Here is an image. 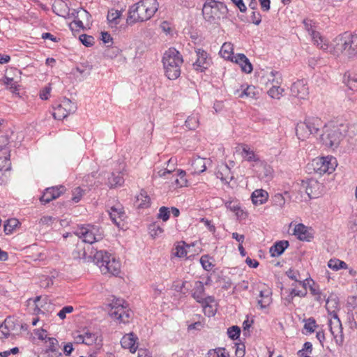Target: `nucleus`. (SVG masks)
Masks as SVG:
<instances>
[{
	"instance_id": "nucleus-1",
	"label": "nucleus",
	"mask_w": 357,
	"mask_h": 357,
	"mask_svg": "<svg viewBox=\"0 0 357 357\" xmlns=\"http://www.w3.org/2000/svg\"><path fill=\"white\" fill-rule=\"evenodd\" d=\"M158 3L156 0H141L130 6L126 22L132 25L150 20L158 10Z\"/></svg>"
},
{
	"instance_id": "nucleus-2",
	"label": "nucleus",
	"mask_w": 357,
	"mask_h": 357,
	"mask_svg": "<svg viewBox=\"0 0 357 357\" xmlns=\"http://www.w3.org/2000/svg\"><path fill=\"white\" fill-rule=\"evenodd\" d=\"M183 62L181 53L175 48H169L164 53L162 63L165 74L168 79L174 80L181 75V66Z\"/></svg>"
},
{
	"instance_id": "nucleus-3",
	"label": "nucleus",
	"mask_w": 357,
	"mask_h": 357,
	"mask_svg": "<svg viewBox=\"0 0 357 357\" xmlns=\"http://www.w3.org/2000/svg\"><path fill=\"white\" fill-rule=\"evenodd\" d=\"M93 263L99 267L104 275H117L120 273V262L107 252L96 251Z\"/></svg>"
},
{
	"instance_id": "nucleus-4",
	"label": "nucleus",
	"mask_w": 357,
	"mask_h": 357,
	"mask_svg": "<svg viewBox=\"0 0 357 357\" xmlns=\"http://www.w3.org/2000/svg\"><path fill=\"white\" fill-rule=\"evenodd\" d=\"M320 134L321 142L326 146L334 150L340 145L342 147V141L344 140V132H346V126L326 128Z\"/></svg>"
},
{
	"instance_id": "nucleus-5",
	"label": "nucleus",
	"mask_w": 357,
	"mask_h": 357,
	"mask_svg": "<svg viewBox=\"0 0 357 357\" xmlns=\"http://www.w3.org/2000/svg\"><path fill=\"white\" fill-rule=\"evenodd\" d=\"M338 54L342 53L350 59L357 56V34L344 33L335 39Z\"/></svg>"
},
{
	"instance_id": "nucleus-6",
	"label": "nucleus",
	"mask_w": 357,
	"mask_h": 357,
	"mask_svg": "<svg viewBox=\"0 0 357 357\" xmlns=\"http://www.w3.org/2000/svg\"><path fill=\"white\" fill-rule=\"evenodd\" d=\"M227 12V7L224 3L215 1L205 3L202 9L204 18L211 24H215L220 19L226 17Z\"/></svg>"
},
{
	"instance_id": "nucleus-7",
	"label": "nucleus",
	"mask_w": 357,
	"mask_h": 357,
	"mask_svg": "<svg viewBox=\"0 0 357 357\" xmlns=\"http://www.w3.org/2000/svg\"><path fill=\"white\" fill-rule=\"evenodd\" d=\"M125 301L114 298L110 303L111 309L109 312L111 317L126 324L129 322L131 312L126 309Z\"/></svg>"
},
{
	"instance_id": "nucleus-8",
	"label": "nucleus",
	"mask_w": 357,
	"mask_h": 357,
	"mask_svg": "<svg viewBox=\"0 0 357 357\" xmlns=\"http://www.w3.org/2000/svg\"><path fill=\"white\" fill-rule=\"evenodd\" d=\"M324 186L316 179H308L303 181L301 189H299L301 197H296L298 199H306L307 198L314 199L319 196L321 193Z\"/></svg>"
},
{
	"instance_id": "nucleus-9",
	"label": "nucleus",
	"mask_w": 357,
	"mask_h": 357,
	"mask_svg": "<svg viewBox=\"0 0 357 357\" xmlns=\"http://www.w3.org/2000/svg\"><path fill=\"white\" fill-rule=\"evenodd\" d=\"M97 248L90 244H85L84 242H78L76 248L73 252L74 258L82 259L86 262H93V256Z\"/></svg>"
},
{
	"instance_id": "nucleus-10",
	"label": "nucleus",
	"mask_w": 357,
	"mask_h": 357,
	"mask_svg": "<svg viewBox=\"0 0 357 357\" xmlns=\"http://www.w3.org/2000/svg\"><path fill=\"white\" fill-rule=\"evenodd\" d=\"M86 227L82 226L75 234L82 240L80 242H84L85 244H93L102 238V235L95 234L93 230L95 228L93 225H86Z\"/></svg>"
},
{
	"instance_id": "nucleus-11",
	"label": "nucleus",
	"mask_w": 357,
	"mask_h": 357,
	"mask_svg": "<svg viewBox=\"0 0 357 357\" xmlns=\"http://www.w3.org/2000/svg\"><path fill=\"white\" fill-rule=\"evenodd\" d=\"M357 147V123L346 126V132H344L342 148L345 151L350 152Z\"/></svg>"
},
{
	"instance_id": "nucleus-12",
	"label": "nucleus",
	"mask_w": 357,
	"mask_h": 357,
	"mask_svg": "<svg viewBox=\"0 0 357 357\" xmlns=\"http://www.w3.org/2000/svg\"><path fill=\"white\" fill-rule=\"evenodd\" d=\"M335 159L327 158H317L312 161V165L314 167V170L319 174H323L325 173L331 174L335 170Z\"/></svg>"
},
{
	"instance_id": "nucleus-13",
	"label": "nucleus",
	"mask_w": 357,
	"mask_h": 357,
	"mask_svg": "<svg viewBox=\"0 0 357 357\" xmlns=\"http://www.w3.org/2000/svg\"><path fill=\"white\" fill-rule=\"evenodd\" d=\"M197 59L193 63V68L199 72H204L211 65L212 61L209 54L201 48H195V50Z\"/></svg>"
},
{
	"instance_id": "nucleus-14",
	"label": "nucleus",
	"mask_w": 357,
	"mask_h": 357,
	"mask_svg": "<svg viewBox=\"0 0 357 357\" xmlns=\"http://www.w3.org/2000/svg\"><path fill=\"white\" fill-rule=\"evenodd\" d=\"M77 109V105L68 98H64L61 103L55 109L53 113L54 119H63L70 114L74 113Z\"/></svg>"
},
{
	"instance_id": "nucleus-15",
	"label": "nucleus",
	"mask_w": 357,
	"mask_h": 357,
	"mask_svg": "<svg viewBox=\"0 0 357 357\" xmlns=\"http://www.w3.org/2000/svg\"><path fill=\"white\" fill-rule=\"evenodd\" d=\"M205 296V288L204 283L202 281L197 280L195 282L192 296L195 298L197 302L202 305H208L214 301L212 296L204 297Z\"/></svg>"
},
{
	"instance_id": "nucleus-16",
	"label": "nucleus",
	"mask_w": 357,
	"mask_h": 357,
	"mask_svg": "<svg viewBox=\"0 0 357 357\" xmlns=\"http://www.w3.org/2000/svg\"><path fill=\"white\" fill-rule=\"evenodd\" d=\"M66 190V188L63 185H57L52 186L50 188H47L40 200L41 202L44 204H47L50 202L53 199H56L61 195H62Z\"/></svg>"
},
{
	"instance_id": "nucleus-17",
	"label": "nucleus",
	"mask_w": 357,
	"mask_h": 357,
	"mask_svg": "<svg viewBox=\"0 0 357 357\" xmlns=\"http://www.w3.org/2000/svg\"><path fill=\"white\" fill-rule=\"evenodd\" d=\"M294 235L300 241L309 242L314 238V230L311 227H307L305 225H296Z\"/></svg>"
},
{
	"instance_id": "nucleus-18",
	"label": "nucleus",
	"mask_w": 357,
	"mask_h": 357,
	"mask_svg": "<svg viewBox=\"0 0 357 357\" xmlns=\"http://www.w3.org/2000/svg\"><path fill=\"white\" fill-rule=\"evenodd\" d=\"M291 95L300 99H305L308 96V87L306 82L303 80H297L291 86Z\"/></svg>"
},
{
	"instance_id": "nucleus-19",
	"label": "nucleus",
	"mask_w": 357,
	"mask_h": 357,
	"mask_svg": "<svg viewBox=\"0 0 357 357\" xmlns=\"http://www.w3.org/2000/svg\"><path fill=\"white\" fill-rule=\"evenodd\" d=\"M138 337L133 333H130L123 336L121 340V344L123 348L128 349L131 353H135L137 349Z\"/></svg>"
},
{
	"instance_id": "nucleus-20",
	"label": "nucleus",
	"mask_w": 357,
	"mask_h": 357,
	"mask_svg": "<svg viewBox=\"0 0 357 357\" xmlns=\"http://www.w3.org/2000/svg\"><path fill=\"white\" fill-rule=\"evenodd\" d=\"M185 175L186 173L184 170L177 169L176 171L172 172L170 178H170L172 181V184L174 187L181 188L187 185L188 181L185 178Z\"/></svg>"
},
{
	"instance_id": "nucleus-21",
	"label": "nucleus",
	"mask_w": 357,
	"mask_h": 357,
	"mask_svg": "<svg viewBox=\"0 0 357 357\" xmlns=\"http://www.w3.org/2000/svg\"><path fill=\"white\" fill-rule=\"evenodd\" d=\"M235 94L238 95V98H248L250 100H256L259 95V91L255 86L248 85L244 88V86H241V90H236Z\"/></svg>"
},
{
	"instance_id": "nucleus-22",
	"label": "nucleus",
	"mask_w": 357,
	"mask_h": 357,
	"mask_svg": "<svg viewBox=\"0 0 357 357\" xmlns=\"http://www.w3.org/2000/svg\"><path fill=\"white\" fill-rule=\"evenodd\" d=\"M307 121L309 126L308 130H310V135H320L321 129L326 128V126L319 118L308 117L307 118Z\"/></svg>"
},
{
	"instance_id": "nucleus-23",
	"label": "nucleus",
	"mask_w": 357,
	"mask_h": 357,
	"mask_svg": "<svg viewBox=\"0 0 357 357\" xmlns=\"http://www.w3.org/2000/svg\"><path fill=\"white\" fill-rule=\"evenodd\" d=\"M108 214L113 223H119L124 220L125 212L121 205H116L111 207Z\"/></svg>"
},
{
	"instance_id": "nucleus-24",
	"label": "nucleus",
	"mask_w": 357,
	"mask_h": 357,
	"mask_svg": "<svg viewBox=\"0 0 357 357\" xmlns=\"http://www.w3.org/2000/svg\"><path fill=\"white\" fill-rule=\"evenodd\" d=\"M257 166L259 168L257 170L259 177L261 179H266V181H268L272 178L273 169L269 165L259 161L257 163Z\"/></svg>"
},
{
	"instance_id": "nucleus-25",
	"label": "nucleus",
	"mask_w": 357,
	"mask_h": 357,
	"mask_svg": "<svg viewBox=\"0 0 357 357\" xmlns=\"http://www.w3.org/2000/svg\"><path fill=\"white\" fill-rule=\"evenodd\" d=\"M288 241L282 240L275 242L273 245L270 248L271 255L273 257L280 256L284 250L289 247Z\"/></svg>"
},
{
	"instance_id": "nucleus-26",
	"label": "nucleus",
	"mask_w": 357,
	"mask_h": 357,
	"mask_svg": "<svg viewBox=\"0 0 357 357\" xmlns=\"http://www.w3.org/2000/svg\"><path fill=\"white\" fill-rule=\"evenodd\" d=\"M10 139L8 135H2L0 137V152H3L5 155L3 158V161L5 162H10V149L9 147Z\"/></svg>"
},
{
	"instance_id": "nucleus-27",
	"label": "nucleus",
	"mask_w": 357,
	"mask_h": 357,
	"mask_svg": "<svg viewBox=\"0 0 357 357\" xmlns=\"http://www.w3.org/2000/svg\"><path fill=\"white\" fill-rule=\"evenodd\" d=\"M308 124L307 118L303 122H299L297 123L296 127V133L299 139L304 140L306 138H308L310 135V130H308Z\"/></svg>"
},
{
	"instance_id": "nucleus-28",
	"label": "nucleus",
	"mask_w": 357,
	"mask_h": 357,
	"mask_svg": "<svg viewBox=\"0 0 357 357\" xmlns=\"http://www.w3.org/2000/svg\"><path fill=\"white\" fill-rule=\"evenodd\" d=\"M268 198V192L263 189L255 190L251 195L252 203L255 205H261L265 203Z\"/></svg>"
},
{
	"instance_id": "nucleus-29",
	"label": "nucleus",
	"mask_w": 357,
	"mask_h": 357,
	"mask_svg": "<svg viewBox=\"0 0 357 357\" xmlns=\"http://www.w3.org/2000/svg\"><path fill=\"white\" fill-rule=\"evenodd\" d=\"M234 58L235 59V62L241 66L243 72L250 73L252 71L251 63L243 54H238Z\"/></svg>"
},
{
	"instance_id": "nucleus-30",
	"label": "nucleus",
	"mask_w": 357,
	"mask_h": 357,
	"mask_svg": "<svg viewBox=\"0 0 357 357\" xmlns=\"http://www.w3.org/2000/svg\"><path fill=\"white\" fill-rule=\"evenodd\" d=\"M271 291L268 288L260 290L259 296L261 299L258 300V304L261 308H266L271 303Z\"/></svg>"
},
{
	"instance_id": "nucleus-31",
	"label": "nucleus",
	"mask_w": 357,
	"mask_h": 357,
	"mask_svg": "<svg viewBox=\"0 0 357 357\" xmlns=\"http://www.w3.org/2000/svg\"><path fill=\"white\" fill-rule=\"evenodd\" d=\"M344 84L351 90H357V75L354 73L347 72L344 75Z\"/></svg>"
},
{
	"instance_id": "nucleus-32",
	"label": "nucleus",
	"mask_w": 357,
	"mask_h": 357,
	"mask_svg": "<svg viewBox=\"0 0 357 357\" xmlns=\"http://www.w3.org/2000/svg\"><path fill=\"white\" fill-rule=\"evenodd\" d=\"M191 165L195 174L202 173L206 169V160L200 157L195 158L192 161Z\"/></svg>"
},
{
	"instance_id": "nucleus-33",
	"label": "nucleus",
	"mask_w": 357,
	"mask_h": 357,
	"mask_svg": "<svg viewBox=\"0 0 357 357\" xmlns=\"http://www.w3.org/2000/svg\"><path fill=\"white\" fill-rule=\"evenodd\" d=\"M231 171L227 165H222L220 167L217 173V177L220 178L222 181L228 183L233 179V176L230 175Z\"/></svg>"
},
{
	"instance_id": "nucleus-34",
	"label": "nucleus",
	"mask_w": 357,
	"mask_h": 357,
	"mask_svg": "<svg viewBox=\"0 0 357 357\" xmlns=\"http://www.w3.org/2000/svg\"><path fill=\"white\" fill-rule=\"evenodd\" d=\"M107 179V185L111 188L117 186H121L124 183V179L121 175V172H118L117 174L115 173H112Z\"/></svg>"
},
{
	"instance_id": "nucleus-35",
	"label": "nucleus",
	"mask_w": 357,
	"mask_h": 357,
	"mask_svg": "<svg viewBox=\"0 0 357 357\" xmlns=\"http://www.w3.org/2000/svg\"><path fill=\"white\" fill-rule=\"evenodd\" d=\"M317 35H319L318 33L316 35L314 34V36H313V38L314 39L315 42L317 43L318 47H319L321 49H322L323 50H324L326 52H330L332 54H334V55L338 54V51L337 50L336 45H335V47H334L332 45H328L327 43H323V38L321 36L319 37V39L320 40L321 43H319V41L317 40H316V37L317 36Z\"/></svg>"
},
{
	"instance_id": "nucleus-36",
	"label": "nucleus",
	"mask_w": 357,
	"mask_h": 357,
	"mask_svg": "<svg viewBox=\"0 0 357 357\" xmlns=\"http://www.w3.org/2000/svg\"><path fill=\"white\" fill-rule=\"evenodd\" d=\"M290 200V196L288 192H284V194L277 193L273 197V202L275 206L282 207L287 201Z\"/></svg>"
},
{
	"instance_id": "nucleus-37",
	"label": "nucleus",
	"mask_w": 357,
	"mask_h": 357,
	"mask_svg": "<svg viewBox=\"0 0 357 357\" xmlns=\"http://www.w3.org/2000/svg\"><path fill=\"white\" fill-rule=\"evenodd\" d=\"M10 169L11 163L10 162H5L3 161L2 157H0V184H3L5 182L3 176L8 177L6 174L9 173Z\"/></svg>"
},
{
	"instance_id": "nucleus-38",
	"label": "nucleus",
	"mask_w": 357,
	"mask_h": 357,
	"mask_svg": "<svg viewBox=\"0 0 357 357\" xmlns=\"http://www.w3.org/2000/svg\"><path fill=\"white\" fill-rule=\"evenodd\" d=\"M242 156L249 162L254 161L258 163L260 161L258 156L248 146H244L243 148Z\"/></svg>"
},
{
	"instance_id": "nucleus-39",
	"label": "nucleus",
	"mask_w": 357,
	"mask_h": 357,
	"mask_svg": "<svg viewBox=\"0 0 357 357\" xmlns=\"http://www.w3.org/2000/svg\"><path fill=\"white\" fill-rule=\"evenodd\" d=\"M328 266L333 270L337 271L342 268H347V264L340 259H331L328 263Z\"/></svg>"
},
{
	"instance_id": "nucleus-40",
	"label": "nucleus",
	"mask_w": 357,
	"mask_h": 357,
	"mask_svg": "<svg viewBox=\"0 0 357 357\" xmlns=\"http://www.w3.org/2000/svg\"><path fill=\"white\" fill-rule=\"evenodd\" d=\"M199 125V119L197 114H192L188 117L185 126L189 130H195Z\"/></svg>"
},
{
	"instance_id": "nucleus-41",
	"label": "nucleus",
	"mask_w": 357,
	"mask_h": 357,
	"mask_svg": "<svg viewBox=\"0 0 357 357\" xmlns=\"http://www.w3.org/2000/svg\"><path fill=\"white\" fill-rule=\"evenodd\" d=\"M13 324L10 319H6L0 326V331L5 338H7L10 335V331L13 330Z\"/></svg>"
},
{
	"instance_id": "nucleus-42",
	"label": "nucleus",
	"mask_w": 357,
	"mask_h": 357,
	"mask_svg": "<svg viewBox=\"0 0 357 357\" xmlns=\"http://www.w3.org/2000/svg\"><path fill=\"white\" fill-rule=\"evenodd\" d=\"M50 345L47 349H46L45 351H51L52 354H54L55 355H57L58 356H61L62 354L61 352L58 350V345L59 342L56 338L54 337H49L48 338Z\"/></svg>"
},
{
	"instance_id": "nucleus-43",
	"label": "nucleus",
	"mask_w": 357,
	"mask_h": 357,
	"mask_svg": "<svg viewBox=\"0 0 357 357\" xmlns=\"http://www.w3.org/2000/svg\"><path fill=\"white\" fill-rule=\"evenodd\" d=\"M3 84L6 86V87L10 90V91L13 93H18V85H17L16 82L13 80V78H10L8 77H3L2 79Z\"/></svg>"
},
{
	"instance_id": "nucleus-44",
	"label": "nucleus",
	"mask_w": 357,
	"mask_h": 357,
	"mask_svg": "<svg viewBox=\"0 0 357 357\" xmlns=\"http://www.w3.org/2000/svg\"><path fill=\"white\" fill-rule=\"evenodd\" d=\"M304 328L309 333H312L313 332H314L316 328L318 327V325L316 323V320L313 317H310L308 319H304Z\"/></svg>"
},
{
	"instance_id": "nucleus-45",
	"label": "nucleus",
	"mask_w": 357,
	"mask_h": 357,
	"mask_svg": "<svg viewBox=\"0 0 357 357\" xmlns=\"http://www.w3.org/2000/svg\"><path fill=\"white\" fill-rule=\"evenodd\" d=\"M137 201H141L138 205L139 208H146L149 206L150 197L146 195L145 191H142L140 195L137 197Z\"/></svg>"
},
{
	"instance_id": "nucleus-46",
	"label": "nucleus",
	"mask_w": 357,
	"mask_h": 357,
	"mask_svg": "<svg viewBox=\"0 0 357 357\" xmlns=\"http://www.w3.org/2000/svg\"><path fill=\"white\" fill-rule=\"evenodd\" d=\"M284 92V89L280 86H274L268 91V94L273 98L280 99V96Z\"/></svg>"
},
{
	"instance_id": "nucleus-47",
	"label": "nucleus",
	"mask_w": 357,
	"mask_h": 357,
	"mask_svg": "<svg viewBox=\"0 0 357 357\" xmlns=\"http://www.w3.org/2000/svg\"><path fill=\"white\" fill-rule=\"evenodd\" d=\"M148 230L151 236L153 238L159 236L163 232V229L159 225H149Z\"/></svg>"
},
{
	"instance_id": "nucleus-48",
	"label": "nucleus",
	"mask_w": 357,
	"mask_h": 357,
	"mask_svg": "<svg viewBox=\"0 0 357 357\" xmlns=\"http://www.w3.org/2000/svg\"><path fill=\"white\" fill-rule=\"evenodd\" d=\"M241 334V328L237 326H232L227 329V335L233 340L238 339Z\"/></svg>"
},
{
	"instance_id": "nucleus-49",
	"label": "nucleus",
	"mask_w": 357,
	"mask_h": 357,
	"mask_svg": "<svg viewBox=\"0 0 357 357\" xmlns=\"http://www.w3.org/2000/svg\"><path fill=\"white\" fill-rule=\"evenodd\" d=\"M170 215V208L166 206H162L159 209L158 213V218L161 219L163 222H166L169 220Z\"/></svg>"
},
{
	"instance_id": "nucleus-50",
	"label": "nucleus",
	"mask_w": 357,
	"mask_h": 357,
	"mask_svg": "<svg viewBox=\"0 0 357 357\" xmlns=\"http://www.w3.org/2000/svg\"><path fill=\"white\" fill-rule=\"evenodd\" d=\"M63 7H66V5L63 1H59L53 6L52 9L56 15L66 17L67 12L66 10H62Z\"/></svg>"
},
{
	"instance_id": "nucleus-51",
	"label": "nucleus",
	"mask_w": 357,
	"mask_h": 357,
	"mask_svg": "<svg viewBox=\"0 0 357 357\" xmlns=\"http://www.w3.org/2000/svg\"><path fill=\"white\" fill-rule=\"evenodd\" d=\"M84 344L86 345L93 344L97 340V336L95 333H91L89 331H86L84 334Z\"/></svg>"
},
{
	"instance_id": "nucleus-52",
	"label": "nucleus",
	"mask_w": 357,
	"mask_h": 357,
	"mask_svg": "<svg viewBox=\"0 0 357 357\" xmlns=\"http://www.w3.org/2000/svg\"><path fill=\"white\" fill-rule=\"evenodd\" d=\"M79 40L86 47H91L94 44V38L87 34H82L79 36Z\"/></svg>"
},
{
	"instance_id": "nucleus-53",
	"label": "nucleus",
	"mask_w": 357,
	"mask_h": 357,
	"mask_svg": "<svg viewBox=\"0 0 357 357\" xmlns=\"http://www.w3.org/2000/svg\"><path fill=\"white\" fill-rule=\"evenodd\" d=\"M200 263L205 271H209L212 269L213 264L210 261L208 255H203L200 258Z\"/></svg>"
},
{
	"instance_id": "nucleus-54",
	"label": "nucleus",
	"mask_w": 357,
	"mask_h": 357,
	"mask_svg": "<svg viewBox=\"0 0 357 357\" xmlns=\"http://www.w3.org/2000/svg\"><path fill=\"white\" fill-rule=\"evenodd\" d=\"M84 191L80 187L75 188L73 190L72 200L75 203L79 202L84 195Z\"/></svg>"
},
{
	"instance_id": "nucleus-55",
	"label": "nucleus",
	"mask_w": 357,
	"mask_h": 357,
	"mask_svg": "<svg viewBox=\"0 0 357 357\" xmlns=\"http://www.w3.org/2000/svg\"><path fill=\"white\" fill-rule=\"evenodd\" d=\"M323 299L326 300V305L329 307H337L338 305L337 297L335 295H331L327 298H326V296H324Z\"/></svg>"
},
{
	"instance_id": "nucleus-56",
	"label": "nucleus",
	"mask_w": 357,
	"mask_h": 357,
	"mask_svg": "<svg viewBox=\"0 0 357 357\" xmlns=\"http://www.w3.org/2000/svg\"><path fill=\"white\" fill-rule=\"evenodd\" d=\"M271 75L273 77L271 80L274 86H280L282 83V79L280 73L277 71H271Z\"/></svg>"
},
{
	"instance_id": "nucleus-57",
	"label": "nucleus",
	"mask_w": 357,
	"mask_h": 357,
	"mask_svg": "<svg viewBox=\"0 0 357 357\" xmlns=\"http://www.w3.org/2000/svg\"><path fill=\"white\" fill-rule=\"evenodd\" d=\"M73 311V307L66 305L63 307L57 314L61 319H64L66 317V314L71 313Z\"/></svg>"
},
{
	"instance_id": "nucleus-58",
	"label": "nucleus",
	"mask_w": 357,
	"mask_h": 357,
	"mask_svg": "<svg viewBox=\"0 0 357 357\" xmlns=\"http://www.w3.org/2000/svg\"><path fill=\"white\" fill-rule=\"evenodd\" d=\"M121 15L120 12L116 10L112 12H109L107 15V20L110 22H114L115 24H118L116 21Z\"/></svg>"
},
{
	"instance_id": "nucleus-59",
	"label": "nucleus",
	"mask_w": 357,
	"mask_h": 357,
	"mask_svg": "<svg viewBox=\"0 0 357 357\" xmlns=\"http://www.w3.org/2000/svg\"><path fill=\"white\" fill-rule=\"evenodd\" d=\"M21 225H3V231L5 234L10 235L16 231Z\"/></svg>"
},
{
	"instance_id": "nucleus-60",
	"label": "nucleus",
	"mask_w": 357,
	"mask_h": 357,
	"mask_svg": "<svg viewBox=\"0 0 357 357\" xmlns=\"http://www.w3.org/2000/svg\"><path fill=\"white\" fill-rule=\"evenodd\" d=\"M236 355L238 357H243L245 353V347L243 343H236Z\"/></svg>"
},
{
	"instance_id": "nucleus-61",
	"label": "nucleus",
	"mask_w": 357,
	"mask_h": 357,
	"mask_svg": "<svg viewBox=\"0 0 357 357\" xmlns=\"http://www.w3.org/2000/svg\"><path fill=\"white\" fill-rule=\"evenodd\" d=\"M251 22L256 24L259 25L261 22V15L259 12L253 11L250 16Z\"/></svg>"
},
{
	"instance_id": "nucleus-62",
	"label": "nucleus",
	"mask_w": 357,
	"mask_h": 357,
	"mask_svg": "<svg viewBox=\"0 0 357 357\" xmlns=\"http://www.w3.org/2000/svg\"><path fill=\"white\" fill-rule=\"evenodd\" d=\"M232 3L239 9L242 13L247 10V7L243 0H231Z\"/></svg>"
},
{
	"instance_id": "nucleus-63",
	"label": "nucleus",
	"mask_w": 357,
	"mask_h": 357,
	"mask_svg": "<svg viewBox=\"0 0 357 357\" xmlns=\"http://www.w3.org/2000/svg\"><path fill=\"white\" fill-rule=\"evenodd\" d=\"M53 284V281L51 278L45 277L40 280V286L43 288H47Z\"/></svg>"
},
{
	"instance_id": "nucleus-64",
	"label": "nucleus",
	"mask_w": 357,
	"mask_h": 357,
	"mask_svg": "<svg viewBox=\"0 0 357 357\" xmlns=\"http://www.w3.org/2000/svg\"><path fill=\"white\" fill-rule=\"evenodd\" d=\"M175 250L174 255L178 257H183L187 255V251L183 246L178 245L176 247Z\"/></svg>"
}]
</instances>
